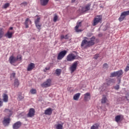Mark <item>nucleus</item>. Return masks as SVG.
<instances>
[{
  "label": "nucleus",
  "mask_w": 129,
  "mask_h": 129,
  "mask_svg": "<svg viewBox=\"0 0 129 129\" xmlns=\"http://www.w3.org/2000/svg\"><path fill=\"white\" fill-rule=\"evenodd\" d=\"M91 94L90 93H86L84 94V99L85 101H88V100H90Z\"/></svg>",
  "instance_id": "obj_16"
},
{
  "label": "nucleus",
  "mask_w": 129,
  "mask_h": 129,
  "mask_svg": "<svg viewBox=\"0 0 129 129\" xmlns=\"http://www.w3.org/2000/svg\"><path fill=\"white\" fill-rule=\"evenodd\" d=\"M4 35H5V32H4L3 28H0V39L4 37Z\"/></svg>",
  "instance_id": "obj_26"
},
{
  "label": "nucleus",
  "mask_w": 129,
  "mask_h": 129,
  "mask_svg": "<svg viewBox=\"0 0 129 129\" xmlns=\"http://www.w3.org/2000/svg\"><path fill=\"white\" fill-rule=\"evenodd\" d=\"M114 88L116 90H118V89H119V85H116L114 87Z\"/></svg>",
  "instance_id": "obj_42"
},
{
  "label": "nucleus",
  "mask_w": 129,
  "mask_h": 129,
  "mask_svg": "<svg viewBox=\"0 0 129 129\" xmlns=\"http://www.w3.org/2000/svg\"><path fill=\"white\" fill-rule=\"evenodd\" d=\"M76 0H72V3H75Z\"/></svg>",
  "instance_id": "obj_48"
},
{
  "label": "nucleus",
  "mask_w": 129,
  "mask_h": 129,
  "mask_svg": "<svg viewBox=\"0 0 129 129\" xmlns=\"http://www.w3.org/2000/svg\"><path fill=\"white\" fill-rule=\"evenodd\" d=\"M92 35H93L92 33H89L87 34V37H91L92 36Z\"/></svg>",
  "instance_id": "obj_46"
},
{
  "label": "nucleus",
  "mask_w": 129,
  "mask_h": 129,
  "mask_svg": "<svg viewBox=\"0 0 129 129\" xmlns=\"http://www.w3.org/2000/svg\"><path fill=\"white\" fill-rule=\"evenodd\" d=\"M119 83H120V80H119L118 84H119Z\"/></svg>",
  "instance_id": "obj_51"
},
{
  "label": "nucleus",
  "mask_w": 129,
  "mask_h": 129,
  "mask_svg": "<svg viewBox=\"0 0 129 129\" xmlns=\"http://www.w3.org/2000/svg\"><path fill=\"white\" fill-rule=\"evenodd\" d=\"M3 103H4V102H3L2 98H0V107H2V106H3Z\"/></svg>",
  "instance_id": "obj_44"
},
{
  "label": "nucleus",
  "mask_w": 129,
  "mask_h": 129,
  "mask_svg": "<svg viewBox=\"0 0 129 129\" xmlns=\"http://www.w3.org/2000/svg\"><path fill=\"white\" fill-rule=\"evenodd\" d=\"M9 7H10V3H7L4 5L3 8L4 9H8V8H9Z\"/></svg>",
  "instance_id": "obj_37"
},
{
  "label": "nucleus",
  "mask_w": 129,
  "mask_h": 129,
  "mask_svg": "<svg viewBox=\"0 0 129 129\" xmlns=\"http://www.w3.org/2000/svg\"><path fill=\"white\" fill-rule=\"evenodd\" d=\"M81 43V47L83 49H87V48H89L91 47V46H94L95 44V36H92L89 40L88 37H85Z\"/></svg>",
  "instance_id": "obj_1"
},
{
  "label": "nucleus",
  "mask_w": 129,
  "mask_h": 129,
  "mask_svg": "<svg viewBox=\"0 0 129 129\" xmlns=\"http://www.w3.org/2000/svg\"><path fill=\"white\" fill-rule=\"evenodd\" d=\"M35 109L34 108H30L29 109V112L27 114V117H33L35 116Z\"/></svg>",
  "instance_id": "obj_10"
},
{
  "label": "nucleus",
  "mask_w": 129,
  "mask_h": 129,
  "mask_svg": "<svg viewBox=\"0 0 129 129\" xmlns=\"http://www.w3.org/2000/svg\"><path fill=\"white\" fill-rule=\"evenodd\" d=\"M116 72L117 74V77H121V76L123 74V72H122V70H120L119 71H118Z\"/></svg>",
  "instance_id": "obj_23"
},
{
  "label": "nucleus",
  "mask_w": 129,
  "mask_h": 129,
  "mask_svg": "<svg viewBox=\"0 0 129 129\" xmlns=\"http://www.w3.org/2000/svg\"><path fill=\"white\" fill-rule=\"evenodd\" d=\"M107 100V98L105 97V96H103L101 99V103H105L106 102V101Z\"/></svg>",
  "instance_id": "obj_28"
},
{
  "label": "nucleus",
  "mask_w": 129,
  "mask_h": 129,
  "mask_svg": "<svg viewBox=\"0 0 129 129\" xmlns=\"http://www.w3.org/2000/svg\"><path fill=\"white\" fill-rule=\"evenodd\" d=\"M80 97V93L76 94L74 96V100H78L79 99V97Z\"/></svg>",
  "instance_id": "obj_25"
},
{
  "label": "nucleus",
  "mask_w": 129,
  "mask_h": 129,
  "mask_svg": "<svg viewBox=\"0 0 129 129\" xmlns=\"http://www.w3.org/2000/svg\"><path fill=\"white\" fill-rule=\"evenodd\" d=\"M13 27H10V30H13Z\"/></svg>",
  "instance_id": "obj_50"
},
{
  "label": "nucleus",
  "mask_w": 129,
  "mask_h": 129,
  "mask_svg": "<svg viewBox=\"0 0 129 129\" xmlns=\"http://www.w3.org/2000/svg\"><path fill=\"white\" fill-rule=\"evenodd\" d=\"M102 21V17L101 16H97L93 20V23L92 24L93 26H96L98 23H100Z\"/></svg>",
  "instance_id": "obj_6"
},
{
  "label": "nucleus",
  "mask_w": 129,
  "mask_h": 129,
  "mask_svg": "<svg viewBox=\"0 0 129 129\" xmlns=\"http://www.w3.org/2000/svg\"><path fill=\"white\" fill-rule=\"evenodd\" d=\"M19 85H20V82L19 81V80L15 79L14 80V87H16L17 88H18Z\"/></svg>",
  "instance_id": "obj_22"
},
{
  "label": "nucleus",
  "mask_w": 129,
  "mask_h": 129,
  "mask_svg": "<svg viewBox=\"0 0 129 129\" xmlns=\"http://www.w3.org/2000/svg\"><path fill=\"white\" fill-rule=\"evenodd\" d=\"M110 83H113V84L115 83V81L114 80V79H112L109 80L107 83L108 85H109Z\"/></svg>",
  "instance_id": "obj_29"
},
{
  "label": "nucleus",
  "mask_w": 129,
  "mask_h": 129,
  "mask_svg": "<svg viewBox=\"0 0 129 129\" xmlns=\"http://www.w3.org/2000/svg\"><path fill=\"white\" fill-rule=\"evenodd\" d=\"M35 68V64L30 63L27 68V71H32Z\"/></svg>",
  "instance_id": "obj_18"
},
{
  "label": "nucleus",
  "mask_w": 129,
  "mask_h": 129,
  "mask_svg": "<svg viewBox=\"0 0 129 129\" xmlns=\"http://www.w3.org/2000/svg\"><path fill=\"white\" fill-rule=\"evenodd\" d=\"M49 3V0H40V4L41 6H47Z\"/></svg>",
  "instance_id": "obj_20"
},
{
  "label": "nucleus",
  "mask_w": 129,
  "mask_h": 129,
  "mask_svg": "<svg viewBox=\"0 0 129 129\" xmlns=\"http://www.w3.org/2000/svg\"><path fill=\"white\" fill-rule=\"evenodd\" d=\"M3 101L4 102H8L9 101V96L7 94H3Z\"/></svg>",
  "instance_id": "obj_19"
},
{
  "label": "nucleus",
  "mask_w": 129,
  "mask_h": 129,
  "mask_svg": "<svg viewBox=\"0 0 129 129\" xmlns=\"http://www.w3.org/2000/svg\"><path fill=\"white\" fill-rule=\"evenodd\" d=\"M125 98H126V99L128 101V98H127V96H126V97H125Z\"/></svg>",
  "instance_id": "obj_49"
},
{
  "label": "nucleus",
  "mask_w": 129,
  "mask_h": 129,
  "mask_svg": "<svg viewBox=\"0 0 129 129\" xmlns=\"http://www.w3.org/2000/svg\"><path fill=\"white\" fill-rule=\"evenodd\" d=\"M78 66V61L74 62L72 66L70 67V71H71L72 73H73L74 71L77 69V66Z\"/></svg>",
  "instance_id": "obj_7"
},
{
  "label": "nucleus",
  "mask_w": 129,
  "mask_h": 129,
  "mask_svg": "<svg viewBox=\"0 0 129 129\" xmlns=\"http://www.w3.org/2000/svg\"><path fill=\"white\" fill-rule=\"evenodd\" d=\"M4 112L8 116V117H11L13 114V111L9 109H5Z\"/></svg>",
  "instance_id": "obj_15"
},
{
  "label": "nucleus",
  "mask_w": 129,
  "mask_h": 129,
  "mask_svg": "<svg viewBox=\"0 0 129 129\" xmlns=\"http://www.w3.org/2000/svg\"><path fill=\"white\" fill-rule=\"evenodd\" d=\"M126 16H129V10L123 12L121 14L120 17L118 18L119 22H122Z\"/></svg>",
  "instance_id": "obj_4"
},
{
  "label": "nucleus",
  "mask_w": 129,
  "mask_h": 129,
  "mask_svg": "<svg viewBox=\"0 0 129 129\" xmlns=\"http://www.w3.org/2000/svg\"><path fill=\"white\" fill-rule=\"evenodd\" d=\"M55 73L56 75H60L61 74V70L60 69H56L55 71Z\"/></svg>",
  "instance_id": "obj_33"
},
{
  "label": "nucleus",
  "mask_w": 129,
  "mask_h": 129,
  "mask_svg": "<svg viewBox=\"0 0 129 129\" xmlns=\"http://www.w3.org/2000/svg\"><path fill=\"white\" fill-rule=\"evenodd\" d=\"M91 6V4H88L87 6H85V9H86V11L88 12V11H89L90 10V6Z\"/></svg>",
  "instance_id": "obj_30"
},
{
  "label": "nucleus",
  "mask_w": 129,
  "mask_h": 129,
  "mask_svg": "<svg viewBox=\"0 0 129 129\" xmlns=\"http://www.w3.org/2000/svg\"><path fill=\"white\" fill-rule=\"evenodd\" d=\"M55 1H58V0H55Z\"/></svg>",
  "instance_id": "obj_52"
},
{
  "label": "nucleus",
  "mask_w": 129,
  "mask_h": 129,
  "mask_svg": "<svg viewBox=\"0 0 129 129\" xmlns=\"http://www.w3.org/2000/svg\"><path fill=\"white\" fill-rule=\"evenodd\" d=\"M99 128V124L98 123H95L91 127V129H98Z\"/></svg>",
  "instance_id": "obj_24"
},
{
  "label": "nucleus",
  "mask_w": 129,
  "mask_h": 129,
  "mask_svg": "<svg viewBox=\"0 0 129 129\" xmlns=\"http://www.w3.org/2000/svg\"><path fill=\"white\" fill-rule=\"evenodd\" d=\"M31 24H32V21H31V20H30L29 18H27L25 20V21L24 22L25 28L26 29H28V28H29V25Z\"/></svg>",
  "instance_id": "obj_14"
},
{
  "label": "nucleus",
  "mask_w": 129,
  "mask_h": 129,
  "mask_svg": "<svg viewBox=\"0 0 129 129\" xmlns=\"http://www.w3.org/2000/svg\"><path fill=\"white\" fill-rule=\"evenodd\" d=\"M11 120V117H4V119L2 121V123L3 125L5 127L9 126V125H10Z\"/></svg>",
  "instance_id": "obj_3"
},
{
  "label": "nucleus",
  "mask_w": 129,
  "mask_h": 129,
  "mask_svg": "<svg viewBox=\"0 0 129 129\" xmlns=\"http://www.w3.org/2000/svg\"><path fill=\"white\" fill-rule=\"evenodd\" d=\"M27 5H28V3H27L26 2H25L21 3L20 4V6L22 7H26V6H27Z\"/></svg>",
  "instance_id": "obj_39"
},
{
  "label": "nucleus",
  "mask_w": 129,
  "mask_h": 129,
  "mask_svg": "<svg viewBox=\"0 0 129 129\" xmlns=\"http://www.w3.org/2000/svg\"><path fill=\"white\" fill-rule=\"evenodd\" d=\"M81 27V22H79V23H77V25L75 27V30L76 32H81V30L79 29V28Z\"/></svg>",
  "instance_id": "obj_21"
},
{
  "label": "nucleus",
  "mask_w": 129,
  "mask_h": 129,
  "mask_svg": "<svg viewBox=\"0 0 129 129\" xmlns=\"http://www.w3.org/2000/svg\"><path fill=\"white\" fill-rule=\"evenodd\" d=\"M81 11H82V13H85V12H87L86 9H85V7H83L82 8Z\"/></svg>",
  "instance_id": "obj_45"
},
{
  "label": "nucleus",
  "mask_w": 129,
  "mask_h": 129,
  "mask_svg": "<svg viewBox=\"0 0 129 129\" xmlns=\"http://www.w3.org/2000/svg\"><path fill=\"white\" fill-rule=\"evenodd\" d=\"M52 112H53V109L51 108H47L44 111L45 114H46L47 115H51L52 114Z\"/></svg>",
  "instance_id": "obj_17"
},
{
  "label": "nucleus",
  "mask_w": 129,
  "mask_h": 129,
  "mask_svg": "<svg viewBox=\"0 0 129 129\" xmlns=\"http://www.w3.org/2000/svg\"><path fill=\"white\" fill-rule=\"evenodd\" d=\"M51 81L50 79H48L42 84H41L42 87L47 88L51 86Z\"/></svg>",
  "instance_id": "obj_9"
},
{
  "label": "nucleus",
  "mask_w": 129,
  "mask_h": 129,
  "mask_svg": "<svg viewBox=\"0 0 129 129\" xmlns=\"http://www.w3.org/2000/svg\"><path fill=\"white\" fill-rule=\"evenodd\" d=\"M50 68H51L50 67H48L45 68V69L43 70L44 72H46L48 70H50Z\"/></svg>",
  "instance_id": "obj_41"
},
{
  "label": "nucleus",
  "mask_w": 129,
  "mask_h": 129,
  "mask_svg": "<svg viewBox=\"0 0 129 129\" xmlns=\"http://www.w3.org/2000/svg\"><path fill=\"white\" fill-rule=\"evenodd\" d=\"M71 37L72 36L70 34H68L65 36L64 35H61L60 36V39L61 40H63V39H64L65 40H71Z\"/></svg>",
  "instance_id": "obj_13"
},
{
  "label": "nucleus",
  "mask_w": 129,
  "mask_h": 129,
  "mask_svg": "<svg viewBox=\"0 0 129 129\" xmlns=\"http://www.w3.org/2000/svg\"><path fill=\"white\" fill-rule=\"evenodd\" d=\"M16 76V73H13L11 75V78H15Z\"/></svg>",
  "instance_id": "obj_43"
},
{
  "label": "nucleus",
  "mask_w": 129,
  "mask_h": 129,
  "mask_svg": "<svg viewBox=\"0 0 129 129\" xmlns=\"http://www.w3.org/2000/svg\"><path fill=\"white\" fill-rule=\"evenodd\" d=\"M76 58V55L73 53L69 54L67 57V60L69 61H73Z\"/></svg>",
  "instance_id": "obj_8"
},
{
  "label": "nucleus",
  "mask_w": 129,
  "mask_h": 129,
  "mask_svg": "<svg viewBox=\"0 0 129 129\" xmlns=\"http://www.w3.org/2000/svg\"><path fill=\"white\" fill-rule=\"evenodd\" d=\"M67 54V50H63V51H60L57 55V60H62V59H63V58L65 57Z\"/></svg>",
  "instance_id": "obj_5"
},
{
  "label": "nucleus",
  "mask_w": 129,
  "mask_h": 129,
  "mask_svg": "<svg viewBox=\"0 0 129 129\" xmlns=\"http://www.w3.org/2000/svg\"><path fill=\"white\" fill-rule=\"evenodd\" d=\"M22 126V122L20 121H18L16 122H15L13 125V129H19L20 127Z\"/></svg>",
  "instance_id": "obj_11"
},
{
  "label": "nucleus",
  "mask_w": 129,
  "mask_h": 129,
  "mask_svg": "<svg viewBox=\"0 0 129 129\" xmlns=\"http://www.w3.org/2000/svg\"><path fill=\"white\" fill-rule=\"evenodd\" d=\"M24 96H22V94H19L18 95V97L17 98L18 100H22V99H23Z\"/></svg>",
  "instance_id": "obj_32"
},
{
  "label": "nucleus",
  "mask_w": 129,
  "mask_h": 129,
  "mask_svg": "<svg viewBox=\"0 0 129 129\" xmlns=\"http://www.w3.org/2000/svg\"><path fill=\"white\" fill-rule=\"evenodd\" d=\"M57 20H58V16L57 15V14H55L53 17V22H54V23H56Z\"/></svg>",
  "instance_id": "obj_35"
},
{
  "label": "nucleus",
  "mask_w": 129,
  "mask_h": 129,
  "mask_svg": "<svg viewBox=\"0 0 129 129\" xmlns=\"http://www.w3.org/2000/svg\"><path fill=\"white\" fill-rule=\"evenodd\" d=\"M12 36L13 33L10 32L9 31H8L7 33L6 34V37H8V38H9V39H10V38H12Z\"/></svg>",
  "instance_id": "obj_27"
},
{
  "label": "nucleus",
  "mask_w": 129,
  "mask_h": 129,
  "mask_svg": "<svg viewBox=\"0 0 129 129\" xmlns=\"http://www.w3.org/2000/svg\"><path fill=\"white\" fill-rule=\"evenodd\" d=\"M103 68L104 69H108V64L105 63L103 64Z\"/></svg>",
  "instance_id": "obj_38"
},
{
  "label": "nucleus",
  "mask_w": 129,
  "mask_h": 129,
  "mask_svg": "<svg viewBox=\"0 0 129 129\" xmlns=\"http://www.w3.org/2000/svg\"><path fill=\"white\" fill-rule=\"evenodd\" d=\"M9 61L10 64H14L15 63H16V62L18 60H17V57L14 56V55H12L9 57Z\"/></svg>",
  "instance_id": "obj_12"
},
{
  "label": "nucleus",
  "mask_w": 129,
  "mask_h": 129,
  "mask_svg": "<svg viewBox=\"0 0 129 129\" xmlns=\"http://www.w3.org/2000/svg\"><path fill=\"white\" fill-rule=\"evenodd\" d=\"M115 121L117 122H118L120 120V115H117L115 117Z\"/></svg>",
  "instance_id": "obj_34"
},
{
  "label": "nucleus",
  "mask_w": 129,
  "mask_h": 129,
  "mask_svg": "<svg viewBox=\"0 0 129 129\" xmlns=\"http://www.w3.org/2000/svg\"><path fill=\"white\" fill-rule=\"evenodd\" d=\"M116 76H117L116 72H114L113 73H111L110 74V77H116Z\"/></svg>",
  "instance_id": "obj_31"
},
{
  "label": "nucleus",
  "mask_w": 129,
  "mask_h": 129,
  "mask_svg": "<svg viewBox=\"0 0 129 129\" xmlns=\"http://www.w3.org/2000/svg\"><path fill=\"white\" fill-rule=\"evenodd\" d=\"M35 18V20L34 21V23L36 28H37L38 30H41V27H42V25L40 24V21L41 20V17H40V16L38 15H36Z\"/></svg>",
  "instance_id": "obj_2"
},
{
  "label": "nucleus",
  "mask_w": 129,
  "mask_h": 129,
  "mask_svg": "<svg viewBox=\"0 0 129 129\" xmlns=\"http://www.w3.org/2000/svg\"><path fill=\"white\" fill-rule=\"evenodd\" d=\"M99 57V54H96L94 55V59H97Z\"/></svg>",
  "instance_id": "obj_47"
},
{
  "label": "nucleus",
  "mask_w": 129,
  "mask_h": 129,
  "mask_svg": "<svg viewBox=\"0 0 129 129\" xmlns=\"http://www.w3.org/2000/svg\"><path fill=\"white\" fill-rule=\"evenodd\" d=\"M30 92L31 94H36V93H37V91L36 89H32L30 90Z\"/></svg>",
  "instance_id": "obj_36"
},
{
  "label": "nucleus",
  "mask_w": 129,
  "mask_h": 129,
  "mask_svg": "<svg viewBox=\"0 0 129 129\" xmlns=\"http://www.w3.org/2000/svg\"><path fill=\"white\" fill-rule=\"evenodd\" d=\"M16 59H17V61H18L19 60H22V55L18 54L17 56Z\"/></svg>",
  "instance_id": "obj_40"
}]
</instances>
